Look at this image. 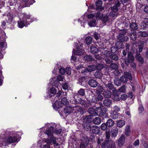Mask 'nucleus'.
<instances>
[{"label": "nucleus", "instance_id": "obj_43", "mask_svg": "<svg viewBox=\"0 0 148 148\" xmlns=\"http://www.w3.org/2000/svg\"><path fill=\"white\" fill-rule=\"evenodd\" d=\"M112 54L118 53V49L116 47H112L110 49Z\"/></svg>", "mask_w": 148, "mask_h": 148}, {"label": "nucleus", "instance_id": "obj_63", "mask_svg": "<svg viewBox=\"0 0 148 148\" xmlns=\"http://www.w3.org/2000/svg\"><path fill=\"white\" fill-rule=\"evenodd\" d=\"M105 60L106 63L110 64H111L113 62V60L111 58L110 59L108 58H106Z\"/></svg>", "mask_w": 148, "mask_h": 148}, {"label": "nucleus", "instance_id": "obj_54", "mask_svg": "<svg viewBox=\"0 0 148 148\" xmlns=\"http://www.w3.org/2000/svg\"><path fill=\"white\" fill-rule=\"evenodd\" d=\"M86 43L88 45L90 44L92 41V38L91 36H89L87 37L85 39Z\"/></svg>", "mask_w": 148, "mask_h": 148}, {"label": "nucleus", "instance_id": "obj_26", "mask_svg": "<svg viewBox=\"0 0 148 148\" xmlns=\"http://www.w3.org/2000/svg\"><path fill=\"white\" fill-rule=\"evenodd\" d=\"M103 97L100 94H98L96 96L95 95L93 103H97L99 101H101L103 99Z\"/></svg>", "mask_w": 148, "mask_h": 148}, {"label": "nucleus", "instance_id": "obj_2", "mask_svg": "<svg viewBox=\"0 0 148 148\" xmlns=\"http://www.w3.org/2000/svg\"><path fill=\"white\" fill-rule=\"evenodd\" d=\"M98 114L103 118H107L108 117V109L106 108H101L100 107H96Z\"/></svg>", "mask_w": 148, "mask_h": 148}, {"label": "nucleus", "instance_id": "obj_52", "mask_svg": "<svg viewBox=\"0 0 148 148\" xmlns=\"http://www.w3.org/2000/svg\"><path fill=\"white\" fill-rule=\"evenodd\" d=\"M60 102L63 106V105H65L69 104V102L68 100L65 97L62 98Z\"/></svg>", "mask_w": 148, "mask_h": 148}, {"label": "nucleus", "instance_id": "obj_11", "mask_svg": "<svg viewBox=\"0 0 148 148\" xmlns=\"http://www.w3.org/2000/svg\"><path fill=\"white\" fill-rule=\"evenodd\" d=\"M18 136L16 134H14L12 136L10 135V144L14 143V144H12V146L15 145L16 143L18 142L19 140H18Z\"/></svg>", "mask_w": 148, "mask_h": 148}, {"label": "nucleus", "instance_id": "obj_46", "mask_svg": "<svg viewBox=\"0 0 148 148\" xmlns=\"http://www.w3.org/2000/svg\"><path fill=\"white\" fill-rule=\"evenodd\" d=\"M145 43L142 41L138 45L139 51L138 50V52L140 53L143 51L144 47L145 46Z\"/></svg>", "mask_w": 148, "mask_h": 148}, {"label": "nucleus", "instance_id": "obj_37", "mask_svg": "<svg viewBox=\"0 0 148 148\" xmlns=\"http://www.w3.org/2000/svg\"><path fill=\"white\" fill-rule=\"evenodd\" d=\"M106 123L108 127H110L113 126L114 124V121L111 119L108 120Z\"/></svg>", "mask_w": 148, "mask_h": 148}, {"label": "nucleus", "instance_id": "obj_45", "mask_svg": "<svg viewBox=\"0 0 148 148\" xmlns=\"http://www.w3.org/2000/svg\"><path fill=\"white\" fill-rule=\"evenodd\" d=\"M138 35L140 36L143 37H145L147 36L148 33L146 31H140L138 32Z\"/></svg>", "mask_w": 148, "mask_h": 148}, {"label": "nucleus", "instance_id": "obj_30", "mask_svg": "<svg viewBox=\"0 0 148 148\" xmlns=\"http://www.w3.org/2000/svg\"><path fill=\"white\" fill-rule=\"evenodd\" d=\"M84 121L88 123L91 122L92 119V116L91 115H88L86 116H83L82 117Z\"/></svg>", "mask_w": 148, "mask_h": 148}, {"label": "nucleus", "instance_id": "obj_64", "mask_svg": "<svg viewBox=\"0 0 148 148\" xmlns=\"http://www.w3.org/2000/svg\"><path fill=\"white\" fill-rule=\"evenodd\" d=\"M111 10L112 12L116 13L118 10L117 7L116 5H114L111 8Z\"/></svg>", "mask_w": 148, "mask_h": 148}, {"label": "nucleus", "instance_id": "obj_34", "mask_svg": "<svg viewBox=\"0 0 148 148\" xmlns=\"http://www.w3.org/2000/svg\"><path fill=\"white\" fill-rule=\"evenodd\" d=\"M49 138L50 141H51V145L53 144L54 146H58L59 145V144L58 143H57L56 138L55 137H53L51 138Z\"/></svg>", "mask_w": 148, "mask_h": 148}, {"label": "nucleus", "instance_id": "obj_18", "mask_svg": "<svg viewBox=\"0 0 148 148\" xmlns=\"http://www.w3.org/2000/svg\"><path fill=\"white\" fill-rule=\"evenodd\" d=\"M121 93L120 91H119L117 90L113 92V99L114 101H119L120 100V95Z\"/></svg>", "mask_w": 148, "mask_h": 148}, {"label": "nucleus", "instance_id": "obj_33", "mask_svg": "<svg viewBox=\"0 0 148 148\" xmlns=\"http://www.w3.org/2000/svg\"><path fill=\"white\" fill-rule=\"evenodd\" d=\"M84 60L87 62L92 61L94 60L93 57L90 55H86L84 57Z\"/></svg>", "mask_w": 148, "mask_h": 148}, {"label": "nucleus", "instance_id": "obj_19", "mask_svg": "<svg viewBox=\"0 0 148 148\" xmlns=\"http://www.w3.org/2000/svg\"><path fill=\"white\" fill-rule=\"evenodd\" d=\"M90 52L93 54H96L99 52V50L97 47L95 45H92L90 47Z\"/></svg>", "mask_w": 148, "mask_h": 148}, {"label": "nucleus", "instance_id": "obj_42", "mask_svg": "<svg viewBox=\"0 0 148 148\" xmlns=\"http://www.w3.org/2000/svg\"><path fill=\"white\" fill-rule=\"evenodd\" d=\"M103 95L105 98H110L111 96V92L108 90H106L103 92Z\"/></svg>", "mask_w": 148, "mask_h": 148}, {"label": "nucleus", "instance_id": "obj_25", "mask_svg": "<svg viewBox=\"0 0 148 148\" xmlns=\"http://www.w3.org/2000/svg\"><path fill=\"white\" fill-rule=\"evenodd\" d=\"M117 38L119 40L121 41H127L129 39V38L127 36H125L124 35L118 34Z\"/></svg>", "mask_w": 148, "mask_h": 148}, {"label": "nucleus", "instance_id": "obj_17", "mask_svg": "<svg viewBox=\"0 0 148 148\" xmlns=\"http://www.w3.org/2000/svg\"><path fill=\"white\" fill-rule=\"evenodd\" d=\"M84 130L87 131H91L92 127L90 124L86 122H83L82 125Z\"/></svg>", "mask_w": 148, "mask_h": 148}, {"label": "nucleus", "instance_id": "obj_58", "mask_svg": "<svg viewBox=\"0 0 148 148\" xmlns=\"http://www.w3.org/2000/svg\"><path fill=\"white\" fill-rule=\"evenodd\" d=\"M77 94L79 95L82 96H84L85 94V89L83 88H81L78 91Z\"/></svg>", "mask_w": 148, "mask_h": 148}, {"label": "nucleus", "instance_id": "obj_35", "mask_svg": "<svg viewBox=\"0 0 148 148\" xmlns=\"http://www.w3.org/2000/svg\"><path fill=\"white\" fill-rule=\"evenodd\" d=\"M129 36L130 37V39L132 40L135 41L136 39V32L130 33L129 34Z\"/></svg>", "mask_w": 148, "mask_h": 148}, {"label": "nucleus", "instance_id": "obj_53", "mask_svg": "<svg viewBox=\"0 0 148 148\" xmlns=\"http://www.w3.org/2000/svg\"><path fill=\"white\" fill-rule=\"evenodd\" d=\"M98 12L97 13H95V19L96 18L97 20H98L101 19L103 16L102 14L101 13H100L99 12V10Z\"/></svg>", "mask_w": 148, "mask_h": 148}, {"label": "nucleus", "instance_id": "obj_4", "mask_svg": "<svg viewBox=\"0 0 148 148\" xmlns=\"http://www.w3.org/2000/svg\"><path fill=\"white\" fill-rule=\"evenodd\" d=\"M134 55L131 52H129L127 54V57H125L124 59V61L125 64L128 66L131 62L134 61Z\"/></svg>", "mask_w": 148, "mask_h": 148}, {"label": "nucleus", "instance_id": "obj_21", "mask_svg": "<svg viewBox=\"0 0 148 148\" xmlns=\"http://www.w3.org/2000/svg\"><path fill=\"white\" fill-rule=\"evenodd\" d=\"M105 84L106 87L109 89L110 90H111L113 92L116 90L114 85L111 82H109L108 83L106 82L105 83Z\"/></svg>", "mask_w": 148, "mask_h": 148}, {"label": "nucleus", "instance_id": "obj_31", "mask_svg": "<svg viewBox=\"0 0 148 148\" xmlns=\"http://www.w3.org/2000/svg\"><path fill=\"white\" fill-rule=\"evenodd\" d=\"M103 104L106 106L109 107L112 104V101L108 99H105L103 100Z\"/></svg>", "mask_w": 148, "mask_h": 148}, {"label": "nucleus", "instance_id": "obj_10", "mask_svg": "<svg viewBox=\"0 0 148 148\" xmlns=\"http://www.w3.org/2000/svg\"><path fill=\"white\" fill-rule=\"evenodd\" d=\"M94 94L92 91H90V92L88 93V94L85 96L86 99L89 103L90 102L93 103L94 100V97L95 96Z\"/></svg>", "mask_w": 148, "mask_h": 148}, {"label": "nucleus", "instance_id": "obj_57", "mask_svg": "<svg viewBox=\"0 0 148 148\" xmlns=\"http://www.w3.org/2000/svg\"><path fill=\"white\" fill-rule=\"evenodd\" d=\"M96 20L95 19H92L90 20V21L88 22L89 25L91 27H94L96 25Z\"/></svg>", "mask_w": 148, "mask_h": 148}, {"label": "nucleus", "instance_id": "obj_60", "mask_svg": "<svg viewBox=\"0 0 148 148\" xmlns=\"http://www.w3.org/2000/svg\"><path fill=\"white\" fill-rule=\"evenodd\" d=\"M88 73H90V72L86 68L82 70L81 71V73L86 75H87Z\"/></svg>", "mask_w": 148, "mask_h": 148}, {"label": "nucleus", "instance_id": "obj_14", "mask_svg": "<svg viewBox=\"0 0 148 148\" xmlns=\"http://www.w3.org/2000/svg\"><path fill=\"white\" fill-rule=\"evenodd\" d=\"M102 4V2L100 0L97 1L95 3V5L96 7L95 8L96 10L101 11L103 10L104 7L101 6Z\"/></svg>", "mask_w": 148, "mask_h": 148}, {"label": "nucleus", "instance_id": "obj_23", "mask_svg": "<svg viewBox=\"0 0 148 148\" xmlns=\"http://www.w3.org/2000/svg\"><path fill=\"white\" fill-rule=\"evenodd\" d=\"M142 29H144L148 28V18H145L144 19L143 22L141 23L140 25Z\"/></svg>", "mask_w": 148, "mask_h": 148}, {"label": "nucleus", "instance_id": "obj_44", "mask_svg": "<svg viewBox=\"0 0 148 148\" xmlns=\"http://www.w3.org/2000/svg\"><path fill=\"white\" fill-rule=\"evenodd\" d=\"M93 122L95 125L99 124L101 122V119L99 117H96L93 120Z\"/></svg>", "mask_w": 148, "mask_h": 148}, {"label": "nucleus", "instance_id": "obj_48", "mask_svg": "<svg viewBox=\"0 0 148 148\" xmlns=\"http://www.w3.org/2000/svg\"><path fill=\"white\" fill-rule=\"evenodd\" d=\"M104 68V65L102 64H97L96 65H95V69L97 71H101Z\"/></svg>", "mask_w": 148, "mask_h": 148}, {"label": "nucleus", "instance_id": "obj_41", "mask_svg": "<svg viewBox=\"0 0 148 148\" xmlns=\"http://www.w3.org/2000/svg\"><path fill=\"white\" fill-rule=\"evenodd\" d=\"M109 67L112 70H116L118 69V66L116 63L112 62L110 65Z\"/></svg>", "mask_w": 148, "mask_h": 148}, {"label": "nucleus", "instance_id": "obj_59", "mask_svg": "<svg viewBox=\"0 0 148 148\" xmlns=\"http://www.w3.org/2000/svg\"><path fill=\"white\" fill-rule=\"evenodd\" d=\"M108 126H107V124L106 123H103L101 124L100 126L101 129L103 130H105L108 129Z\"/></svg>", "mask_w": 148, "mask_h": 148}, {"label": "nucleus", "instance_id": "obj_22", "mask_svg": "<svg viewBox=\"0 0 148 148\" xmlns=\"http://www.w3.org/2000/svg\"><path fill=\"white\" fill-rule=\"evenodd\" d=\"M92 129L91 131L93 133L95 134H99L100 132V128L97 125L92 126Z\"/></svg>", "mask_w": 148, "mask_h": 148}, {"label": "nucleus", "instance_id": "obj_20", "mask_svg": "<svg viewBox=\"0 0 148 148\" xmlns=\"http://www.w3.org/2000/svg\"><path fill=\"white\" fill-rule=\"evenodd\" d=\"M56 90L54 87H52L49 90L50 93L49 94L48 96L50 98L51 97L52 98L53 95H59L60 97L61 95L60 93H59L58 94H56Z\"/></svg>", "mask_w": 148, "mask_h": 148}, {"label": "nucleus", "instance_id": "obj_56", "mask_svg": "<svg viewBox=\"0 0 148 148\" xmlns=\"http://www.w3.org/2000/svg\"><path fill=\"white\" fill-rule=\"evenodd\" d=\"M118 53L112 54L110 58L112 60L117 61L119 59V57L117 55Z\"/></svg>", "mask_w": 148, "mask_h": 148}, {"label": "nucleus", "instance_id": "obj_55", "mask_svg": "<svg viewBox=\"0 0 148 148\" xmlns=\"http://www.w3.org/2000/svg\"><path fill=\"white\" fill-rule=\"evenodd\" d=\"M114 83L116 85L120 86L122 82L120 78H116L114 80Z\"/></svg>", "mask_w": 148, "mask_h": 148}, {"label": "nucleus", "instance_id": "obj_36", "mask_svg": "<svg viewBox=\"0 0 148 148\" xmlns=\"http://www.w3.org/2000/svg\"><path fill=\"white\" fill-rule=\"evenodd\" d=\"M125 124V121L122 120L118 121L116 122V126L119 128L123 127Z\"/></svg>", "mask_w": 148, "mask_h": 148}, {"label": "nucleus", "instance_id": "obj_8", "mask_svg": "<svg viewBox=\"0 0 148 148\" xmlns=\"http://www.w3.org/2000/svg\"><path fill=\"white\" fill-rule=\"evenodd\" d=\"M136 55L135 58L139 62V64L142 65L144 63V59L141 56L140 53L138 52V50H136L135 52Z\"/></svg>", "mask_w": 148, "mask_h": 148}, {"label": "nucleus", "instance_id": "obj_29", "mask_svg": "<svg viewBox=\"0 0 148 148\" xmlns=\"http://www.w3.org/2000/svg\"><path fill=\"white\" fill-rule=\"evenodd\" d=\"M44 141L46 144L43 145L42 148H51L50 145H51V141H50L49 138L45 139Z\"/></svg>", "mask_w": 148, "mask_h": 148}, {"label": "nucleus", "instance_id": "obj_6", "mask_svg": "<svg viewBox=\"0 0 148 148\" xmlns=\"http://www.w3.org/2000/svg\"><path fill=\"white\" fill-rule=\"evenodd\" d=\"M78 97V96L77 95H76L74 97L75 101L76 103H79L82 105L84 106H86L87 105V104H89L87 101L83 100L81 98Z\"/></svg>", "mask_w": 148, "mask_h": 148}, {"label": "nucleus", "instance_id": "obj_15", "mask_svg": "<svg viewBox=\"0 0 148 148\" xmlns=\"http://www.w3.org/2000/svg\"><path fill=\"white\" fill-rule=\"evenodd\" d=\"M29 22H31V21L30 22L28 21H27V20L26 21L24 20L22 21L20 20L18 21V24L19 27L20 28H22L24 26H27L29 24Z\"/></svg>", "mask_w": 148, "mask_h": 148}, {"label": "nucleus", "instance_id": "obj_51", "mask_svg": "<svg viewBox=\"0 0 148 148\" xmlns=\"http://www.w3.org/2000/svg\"><path fill=\"white\" fill-rule=\"evenodd\" d=\"M111 136L112 137H116L118 133V129L116 128L113 129L111 131Z\"/></svg>", "mask_w": 148, "mask_h": 148}, {"label": "nucleus", "instance_id": "obj_27", "mask_svg": "<svg viewBox=\"0 0 148 148\" xmlns=\"http://www.w3.org/2000/svg\"><path fill=\"white\" fill-rule=\"evenodd\" d=\"M64 112L65 114H70L72 113V107L70 106H66L64 108Z\"/></svg>", "mask_w": 148, "mask_h": 148}, {"label": "nucleus", "instance_id": "obj_32", "mask_svg": "<svg viewBox=\"0 0 148 148\" xmlns=\"http://www.w3.org/2000/svg\"><path fill=\"white\" fill-rule=\"evenodd\" d=\"M103 75V74L101 71H97L94 74L95 78L101 79Z\"/></svg>", "mask_w": 148, "mask_h": 148}, {"label": "nucleus", "instance_id": "obj_47", "mask_svg": "<svg viewBox=\"0 0 148 148\" xmlns=\"http://www.w3.org/2000/svg\"><path fill=\"white\" fill-rule=\"evenodd\" d=\"M123 41L119 40L115 43L116 46L118 49H120L123 48Z\"/></svg>", "mask_w": 148, "mask_h": 148}, {"label": "nucleus", "instance_id": "obj_38", "mask_svg": "<svg viewBox=\"0 0 148 148\" xmlns=\"http://www.w3.org/2000/svg\"><path fill=\"white\" fill-rule=\"evenodd\" d=\"M103 54L106 57L110 58L112 53L110 49L109 48L107 49L106 50H105L103 52Z\"/></svg>", "mask_w": 148, "mask_h": 148}, {"label": "nucleus", "instance_id": "obj_39", "mask_svg": "<svg viewBox=\"0 0 148 148\" xmlns=\"http://www.w3.org/2000/svg\"><path fill=\"white\" fill-rule=\"evenodd\" d=\"M112 141L111 140H106L104 142L102 143L101 144V147L102 148H105L107 146V147L108 148V146L109 145H108V143Z\"/></svg>", "mask_w": 148, "mask_h": 148}, {"label": "nucleus", "instance_id": "obj_50", "mask_svg": "<svg viewBox=\"0 0 148 148\" xmlns=\"http://www.w3.org/2000/svg\"><path fill=\"white\" fill-rule=\"evenodd\" d=\"M86 68L88 69L89 71L90 72L89 74H90V73L94 71H95L96 69H95V65H90L88 66Z\"/></svg>", "mask_w": 148, "mask_h": 148}, {"label": "nucleus", "instance_id": "obj_9", "mask_svg": "<svg viewBox=\"0 0 148 148\" xmlns=\"http://www.w3.org/2000/svg\"><path fill=\"white\" fill-rule=\"evenodd\" d=\"M79 148H87L88 145L89 141L88 139L87 138H85L80 140Z\"/></svg>", "mask_w": 148, "mask_h": 148}, {"label": "nucleus", "instance_id": "obj_40", "mask_svg": "<svg viewBox=\"0 0 148 148\" xmlns=\"http://www.w3.org/2000/svg\"><path fill=\"white\" fill-rule=\"evenodd\" d=\"M131 130L130 129V126L129 125H127L125 129V134L127 136H130V133Z\"/></svg>", "mask_w": 148, "mask_h": 148}, {"label": "nucleus", "instance_id": "obj_28", "mask_svg": "<svg viewBox=\"0 0 148 148\" xmlns=\"http://www.w3.org/2000/svg\"><path fill=\"white\" fill-rule=\"evenodd\" d=\"M130 28L131 30H136L138 29V26L136 22H134L132 21L130 23Z\"/></svg>", "mask_w": 148, "mask_h": 148}, {"label": "nucleus", "instance_id": "obj_7", "mask_svg": "<svg viewBox=\"0 0 148 148\" xmlns=\"http://www.w3.org/2000/svg\"><path fill=\"white\" fill-rule=\"evenodd\" d=\"M84 50L83 49L82 47L80 45L79 46H78L77 47V50L73 49V52L74 55L81 56L84 53Z\"/></svg>", "mask_w": 148, "mask_h": 148}, {"label": "nucleus", "instance_id": "obj_1", "mask_svg": "<svg viewBox=\"0 0 148 148\" xmlns=\"http://www.w3.org/2000/svg\"><path fill=\"white\" fill-rule=\"evenodd\" d=\"M60 97L59 95H53L51 99L53 108L55 109H58L63 106L60 101H58L59 100Z\"/></svg>", "mask_w": 148, "mask_h": 148}, {"label": "nucleus", "instance_id": "obj_62", "mask_svg": "<svg viewBox=\"0 0 148 148\" xmlns=\"http://www.w3.org/2000/svg\"><path fill=\"white\" fill-rule=\"evenodd\" d=\"M97 87V90L99 92H102L103 90V86L100 84L99 85H98V86Z\"/></svg>", "mask_w": 148, "mask_h": 148}, {"label": "nucleus", "instance_id": "obj_5", "mask_svg": "<svg viewBox=\"0 0 148 148\" xmlns=\"http://www.w3.org/2000/svg\"><path fill=\"white\" fill-rule=\"evenodd\" d=\"M123 74L120 78L122 82L125 83L127 82L128 79L131 80H132V77L130 73L124 72Z\"/></svg>", "mask_w": 148, "mask_h": 148}, {"label": "nucleus", "instance_id": "obj_3", "mask_svg": "<svg viewBox=\"0 0 148 148\" xmlns=\"http://www.w3.org/2000/svg\"><path fill=\"white\" fill-rule=\"evenodd\" d=\"M64 77L60 75H58L57 77H53L51 78L50 81V84L53 86H57L58 85L59 82L60 81H62Z\"/></svg>", "mask_w": 148, "mask_h": 148}, {"label": "nucleus", "instance_id": "obj_12", "mask_svg": "<svg viewBox=\"0 0 148 148\" xmlns=\"http://www.w3.org/2000/svg\"><path fill=\"white\" fill-rule=\"evenodd\" d=\"M54 129L53 127L51 126L45 131V133L48 135L49 137L48 138H51L52 137H54L53 134Z\"/></svg>", "mask_w": 148, "mask_h": 148}, {"label": "nucleus", "instance_id": "obj_24", "mask_svg": "<svg viewBox=\"0 0 148 148\" xmlns=\"http://www.w3.org/2000/svg\"><path fill=\"white\" fill-rule=\"evenodd\" d=\"M88 113L90 114L92 116H95L97 115L98 113L97 111L96 108L95 109H94L92 108H90L88 110Z\"/></svg>", "mask_w": 148, "mask_h": 148}, {"label": "nucleus", "instance_id": "obj_61", "mask_svg": "<svg viewBox=\"0 0 148 148\" xmlns=\"http://www.w3.org/2000/svg\"><path fill=\"white\" fill-rule=\"evenodd\" d=\"M119 34L125 35L127 33V30L125 29H120L119 31Z\"/></svg>", "mask_w": 148, "mask_h": 148}, {"label": "nucleus", "instance_id": "obj_13", "mask_svg": "<svg viewBox=\"0 0 148 148\" xmlns=\"http://www.w3.org/2000/svg\"><path fill=\"white\" fill-rule=\"evenodd\" d=\"M88 85L91 87L93 88H96L98 86L99 83L93 79H91L88 82Z\"/></svg>", "mask_w": 148, "mask_h": 148}, {"label": "nucleus", "instance_id": "obj_49", "mask_svg": "<svg viewBox=\"0 0 148 148\" xmlns=\"http://www.w3.org/2000/svg\"><path fill=\"white\" fill-rule=\"evenodd\" d=\"M80 108V107L77 106L72 107V113L75 114L76 113V115H77V113Z\"/></svg>", "mask_w": 148, "mask_h": 148}, {"label": "nucleus", "instance_id": "obj_16", "mask_svg": "<svg viewBox=\"0 0 148 148\" xmlns=\"http://www.w3.org/2000/svg\"><path fill=\"white\" fill-rule=\"evenodd\" d=\"M125 138L124 135H122L119 138L118 141V144L120 147H122L124 144Z\"/></svg>", "mask_w": 148, "mask_h": 148}]
</instances>
